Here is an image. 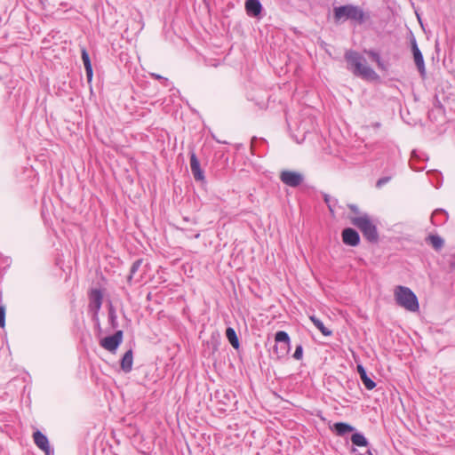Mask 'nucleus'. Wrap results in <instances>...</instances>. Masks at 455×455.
I'll return each instance as SVG.
<instances>
[{"label": "nucleus", "instance_id": "f257e3e1", "mask_svg": "<svg viewBox=\"0 0 455 455\" xmlns=\"http://www.w3.org/2000/svg\"><path fill=\"white\" fill-rule=\"evenodd\" d=\"M347 62V68L355 76L367 80H373L378 77L377 73L367 65L366 60L359 52L347 51L345 53Z\"/></svg>", "mask_w": 455, "mask_h": 455}, {"label": "nucleus", "instance_id": "f03ea898", "mask_svg": "<svg viewBox=\"0 0 455 455\" xmlns=\"http://www.w3.org/2000/svg\"><path fill=\"white\" fill-rule=\"evenodd\" d=\"M370 17V13L363 12L358 5L346 4L333 9V19L336 23L349 20L361 25L367 21Z\"/></svg>", "mask_w": 455, "mask_h": 455}, {"label": "nucleus", "instance_id": "7ed1b4c3", "mask_svg": "<svg viewBox=\"0 0 455 455\" xmlns=\"http://www.w3.org/2000/svg\"><path fill=\"white\" fill-rule=\"evenodd\" d=\"M351 223L360 229L363 237L370 243H377L379 240V233L376 224L371 217L364 213L363 215L351 219Z\"/></svg>", "mask_w": 455, "mask_h": 455}, {"label": "nucleus", "instance_id": "20e7f679", "mask_svg": "<svg viewBox=\"0 0 455 455\" xmlns=\"http://www.w3.org/2000/svg\"><path fill=\"white\" fill-rule=\"evenodd\" d=\"M396 304L410 312H417L419 308L418 298L408 287L398 285L395 289Z\"/></svg>", "mask_w": 455, "mask_h": 455}, {"label": "nucleus", "instance_id": "39448f33", "mask_svg": "<svg viewBox=\"0 0 455 455\" xmlns=\"http://www.w3.org/2000/svg\"><path fill=\"white\" fill-rule=\"evenodd\" d=\"M275 344L273 347V354L277 359H283L288 355L291 350V339L284 331H278L275 334Z\"/></svg>", "mask_w": 455, "mask_h": 455}, {"label": "nucleus", "instance_id": "423d86ee", "mask_svg": "<svg viewBox=\"0 0 455 455\" xmlns=\"http://www.w3.org/2000/svg\"><path fill=\"white\" fill-rule=\"evenodd\" d=\"M280 180L283 184L289 187L297 188L302 183L304 178L299 172L293 171H283L280 173Z\"/></svg>", "mask_w": 455, "mask_h": 455}, {"label": "nucleus", "instance_id": "0eeeda50", "mask_svg": "<svg viewBox=\"0 0 455 455\" xmlns=\"http://www.w3.org/2000/svg\"><path fill=\"white\" fill-rule=\"evenodd\" d=\"M122 340L123 331H117L113 335L107 336L102 339L100 344L105 349L112 352L119 347V345L122 343Z\"/></svg>", "mask_w": 455, "mask_h": 455}, {"label": "nucleus", "instance_id": "6e6552de", "mask_svg": "<svg viewBox=\"0 0 455 455\" xmlns=\"http://www.w3.org/2000/svg\"><path fill=\"white\" fill-rule=\"evenodd\" d=\"M90 299V309L93 312V317H97L98 312L100 311L102 300H103V293L100 289H92L89 294Z\"/></svg>", "mask_w": 455, "mask_h": 455}, {"label": "nucleus", "instance_id": "1a4fd4ad", "mask_svg": "<svg viewBox=\"0 0 455 455\" xmlns=\"http://www.w3.org/2000/svg\"><path fill=\"white\" fill-rule=\"evenodd\" d=\"M411 51L413 53L415 65H416L420 76H425L426 67H425V62H424V58H423L422 52L419 50V48L418 47L416 39L414 37L411 39Z\"/></svg>", "mask_w": 455, "mask_h": 455}, {"label": "nucleus", "instance_id": "9d476101", "mask_svg": "<svg viewBox=\"0 0 455 455\" xmlns=\"http://www.w3.org/2000/svg\"><path fill=\"white\" fill-rule=\"evenodd\" d=\"M33 439L36 445L42 450L45 455H53V450L50 446L47 436L41 431L36 430L33 434Z\"/></svg>", "mask_w": 455, "mask_h": 455}, {"label": "nucleus", "instance_id": "9b49d317", "mask_svg": "<svg viewBox=\"0 0 455 455\" xmlns=\"http://www.w3.org/2000/svg\"><path fill=\"white\" fill-rule=\"evenodd\" d=\"M189 154H190V169H191V172L193 174L194 179L196 181H204L205 179L204 172L200 166V162H199L196 153L194 152V150H191L189 152Z\"/></svg>", "mask_w": 455, "mask_h": 455}, {"label": "nucleus", "instance_id": "f8f14e48", "mask_svg": "<svg viewBox=\"0 0 455 455\" xmlns=\"http://www.w3.org/2000/svg\"><path fill=\"white\" fill-rule=\"evenodd\" d=\"M342 241L349 246H357L360 243V235L358 232L352 228H346L342 231Z\"/></svg>", "mask_w": 455, "mask_h": 455}, {"label": "nucleus", "instance_id": "ddd939ff", "mask_svg": "<svg viewBox=\"0 0 455 455\" xmlns=\"http://www.w3.org/2000/svg\"><path fill=\"white\" fill-rule=\"evenodd\" d=\"M245 11L248 16L259 18L263 10L259 0H246L244 4Z\"/></svg>", "mask_w": 455, "mask_h": 455}, {"label": "nucleus", "instance_id": "4468645a", "mask_svg": "<svg viewBox=\"0 0 455 455\" xmlns=\"http://www.w3.org/2000/svg\"><path fill=\"white\" fill-rule=\"evenodd\" d=\"M448 220V213L443 209H436L431 215V222L435 226H441Z\"/></svg>", "mask_w": 455, "mask_h": 455}, {"label": "nucleus", "instance_id": "2eb2a0df", "mask_svg": "<svg viewBox=\"0 0 455 455\" xmlns=\"http://www.w3.org/2000/svg\"><path fill=\"white\" fill-rule=\"evenodd\" d=\"M132 363H133V355L132 350L129 349L126 351L124 355V356L121 359V369L125 373H128L132 369Z\"/></svg>", "mask_w": 455, "mask_h": 455}, {"label": "nucleus", "instance_id": "dca6fc26", "mask_svg": "<svg viewBox=\"0 0 455 455\" xmlns=\"http://www.w3.org/2000/svg\"><path fill=\"white\" fill-rule=\"evenodd\" d=\"M357 371L364 387L368 390H372L376 387V383L367 375L364 367L361 364L357 365Z\"/></svg>", "mask_w": 455, "mask_h": 455}, {"label": "nucleus", "instance_id": "f3484780", "mask_svg": "<svg viewBox=\"0 0 455 455\" xmlns=\"http://www.w3.org/2000/svg\"><path fill=\"white\" fill-rule=\"evenodd\" d=\"M426 243L432 246L435 251H439L444 245V240L438 235H429L426 237Z\"/></svg>", "mask_w": 455, "mask_h": 455}, {"label": "nucleus", "instance_id": "a211bd4d", "mask_svg": "<svg viewBox=\"0 0 455 455\" xmlns=\"http://www.w3.org/2000/svg\"><path fill=\"white\" fill-rule=\"evenodd\" d=\"M333 430L338 435L342 436L347 433L355 431V427L348 423L337 422L333 425Z\"/></svg>", "mask_w": 455, "mask_h": 455}, {"label": "nucleus", "instance_id": "6ab92c4d", "mask_svg": "<svg viewBox=\"0 0 455 455\" xmlns=\"http://www.w3.org/2000/svg\"><path fill=\"white\" fill-rule=\"evenodd\" d=\"M417 160H427V156H425V154L423 153H418L416 150H413L411 152V161H410V166L412 170L416 171V172H419V171H422L425 169V166H417L415 164V162Z\"/></svg>", "mask_w": 455, "mask_h": 455}, {"label": "nucleus", "instance_id": "aec40b11", "mask_svg": "<svg viewBox=\"0 0 455 455\" xmlns=\"http://www.w3.org/2000/svg\"><path fill=\"white\" fill-rule=\"evenodd\" d=\"M351 442L354 445L358 447H367L369 445L367 438L359 432H355L351 435Z\"/></svg>", "mask_w": 455, "mask_h": 455}, {"label": "nucleus", "instance_id": "412c9836", "mask_svg": "<svg viewBox=\"0 0 455 455\" xmlns=\"http://www.w3.org/2000/svg\"><path fill=\"white\" fill-rule=\"evenodd\" d=\"M309 318L323 336H331L332 334L331 331L326 328L323 323L315 315H311Z\"/></svg>", "mask_w": 455, "mask_h": 455}, {"label": "nucleus", "instance_id": "4be33fe9", "mask_svg": "<svg viewBox=\"0 0 455 455\" xmlns=\"http://www.w3.org/2000/svg\"><path fill=\"white\" fill-rule=\"evenodd\" d=\"M226 337L234 348L237 349L239 347L240 344L238 337L235 331L232 327L227 328Z\"/></svg>", "mask_w": 455, "mask_h": 455}, {"label": "nucleus", "instance_id": "5701e85b", "mask_svg": "<svg viewBox=\"0 0 455 455\" xmlns=\"http://www.w3.org/2000/svg\"><path fill=\"white\" fill-rule=\"evenodd\" d=\"M323 201L327 204L331 212H334V208L338 204V200L335 198H331L328 194H323Z\"/></svg>", "mask_w": 455, "mask_h": 455}, {"label": "nucleus", "instance_id": "b1692460", "mask_svg": "<svg viewBox=\"0 0 455 455\" xmlns=\"http://www.w3.org/2000/svg\"><path fill=\"white\" fill-rule=\"evenodd\" d=\"M108 319L113 328L117 326V315L116 313V309L114 308L112 303H109L108 307Z\"/></svg>", "mask_w": 455, "mask_h": 455}, {"label": "nucleus", "instance_id": "393cba45", "mask_svg": "<svg viewBox=\"0 0 455 455\" xmlns=\"http://www.w3.org/2000/svg\"><path fill=\"white\" fill-rule=\"evenodd\" d=\"M143 260L142 259H136L132 267H131V269H130V275L128 276V281H130L133 276L134 275L136 274V272L140 269V267H141V264H142Z\"/></svg>", "mask_w": 455, "mask_h": 455}, {"label": "nucleus", "instance_id": "a878e982", "mask_svg": "<svg viewBox=\"0 0 455 455\" xmlns=\"http://www.w3.org/2000/svg\"><path fill=\"white\" fill-rule=\"evenodd\" d=\"M292 357L295 359V360H300L302 359L303 357V347L301 344H299L297 345L296 348H295V351L292 355Z\"/></svg>", "mask_w": 455, "mask_h": 455}, {"label": "nucleus", "instance_id": "bb28decb", "mask_svg": "<svg viewBox=\"0 0 455 455\" xmlns=\"http://www.w3.org/2000/svg\"><path fill=\"white\" fill-rule=\"evenodd\" d=\"M93 71L91 65L89 56L87 55V83H91L92 78Z\"/></svg>", "mask_w": 455, "mask_h": 455}, {"label": "nucleus", "instance_id": "cd10ccee", "mask_svg": "<svg viewBox=\"0 0 455 455\" xmlns=\"http://www.w3.org/2000/svg\"><path fill=\"white\" fill-rule=\"evenodd\" d=\"M390 180H391V178L388 176L382 177L378 180V181L376 183V187L379 188L382 186H384L385 184H387V182H389Z\"/></svg>", "mask_w": 455, "mask_h": 455}, {"label": "nucleus", "instance_id": "c85d7f7f", "mask_svg": "<svg viewBox=\"0 0 455 455\" xmlns=\"http://www.w3.org/2000/svg\"><path fill=\"white\" fill-rule=\"evenodd\" d=\"M5 324V308L4 307H0V326L4 327Z\"/></svg>", "mask_w": 455, "mask_h": 455}, {"label": "nucleus", "instance_id": "c756f323", "mask_svg": "<svg viewBox=\"0 0 455 455\" xmlns=\"http://www.w3.org/2000/svg\"><path fill=\"white\" fill-rule=\"evenodd\" d=\"M368 54L371 56V58L376 61L379 65H380V62H381V59H380V56L378 52H373V51H370L368 52Z\"/></svg>", "mask_w": 455, "mask_h": 455}, {"label": "nucleus", "instance_id": "7c9ffc66", "mask_svg": "<svg viewBox=\"0 0 455 455\" xmlns=\"http://www.w3.org/2000/svg\"><path fill=\"white\" fill-rule=\"evenodd\" d=\"M151 76H152L153 77H155L156 79H158V80H164V85H166V84H167V82H168V79H167V78H164V77H163L162 76L157 75V74H151Z\"/></svg>", "mask_w": 455, "mask_h": 455}, {"label": "nucleus", "instance_id": "2f4dec72", "mask_svg": "<svg viewBox=\"0 0 455 455\" xmlns=\"http://www.w3.org/2000/svg\"><path fill=\"white\" fill-rule=\"evenodd\" d=\"M85 56H86L85 48L82 47L81 48V59H82V61H83L84 66H85Z\"/></svg>", "mask_w": 455, "mask_h": 455}, {"label": "nucleus", "instance_id": "473e14b6", "mask_svg": "<svg viewBox=\"0 0 455 455\" xmlns=\"http://www.w3.org/2000/svg\"><path fill=\"white\" fill-rule=\"evenodd\" d=\"M348 207L353 212L359 213V209L355 204H350Z\"/></svg>", "mask_w": 455, "mask_h": 455}, {"label": "nucleus", "instance_id": "72a5a7b5", "mask_svg": "<svg viewBox=\"0 0 455 455\" xmlns=\"http://www.w3.org/2000/svg\"><path fill=\"white\" fill-rule=\"evenodd\" d=\"M380 126V124L379 123H375L373 124V127L374 128H379Z\"/></svg>", "mask_w": 455, "mask_h": 455}, {"label": "nucleus", "instance_id": "f704fd0d", "mask_svg": "<svg viewBox=\"0 0 455 455\" xmlns=\"http://www.w3.org/2000/svg\"><path fill=\"white\" fill-rule=\"evenodd\" d=\"M366 454H367V455H373V453H372V451H371V450H368V451H366Z\"/></svg>", "mask_w": 455, "mask_h": 455}]
</instances>
